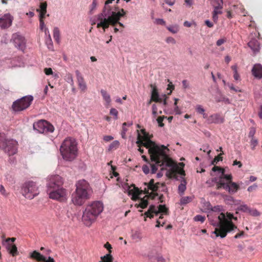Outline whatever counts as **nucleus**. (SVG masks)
<instances>
[{"label": "nucleus", "mask_w": 262, "mask_h": 262, "mask_svg": "<svg viewBox=\"0 0 262 262\" xmlns=\"http://www.w3.org/2000/svg\"><path fill=\"white\" fill-rule=\"evenodd\" d=\"M138 136L136 144L138 146L143 145L148 149V153L150 155V159L157 163H160L167 161L169 165L172 163V160L170 159L166 153L165 150H168L164 145L159 146L155 142L152 141L150 139L151 136L149 133H146L144 135H141L139 130H137Z\"/></svg>", "instance_id": "f257e3e1"}, {"label": "nucleus", "mask_w": 262, "mask_h": 262, "mask_svg": "<svg viewBox=\"0 0 262 262\" xmlns=\"http://www.w3.org/2000/svg\"><path fill=\"white\" fill-rule=\"evenodd\" d=\"M217 222L212 223L211 224L215 226L212 233L215 236L223 238L226 236L228 233H230L236 229L237 226L233 224L232 220L236 221L237 217H234L231 213L227 212L226 213L221 212L217 215Z\"/></svg>", "instance_id": "f03ea898"}, {"label": "nucleus", "mask_w": 262, "mask_h": 262, "mask_svg": "<svg viewBox=\"0 0 262 262\" xmlns=\"http://www.w3.org/2000/svg\"><path fill=\"white\" fill-rule=\"evenodd\" d=\"M103 210L101 202L95 201L88 205L83 212L82 221L87 227H90Z\"/></svg>", "instance_id": "7ed1b4c3"}, {"label": "nucleus", "mask_w": 262, "mask_h": 262, "mask_svg": "<svg viewBox=\"0 0 262 262\" xmlns=\"http://www.w3.org/2000/svg\"><path fill=\"white\" fill-rule=\"evenodd\" d=\"M76 190L72 195V201L77 206L83 205L89 199L91 189L89 183L85 180H80L76 183Z\"/></svg>", "instance_id": "20e7f679"}, {"label": "nucleus", "mask_w": 262, "mask_h": 262, "mask_svg": "<svg viewBox=\"0 0 262 262\" xmlns=\"http://www.w3.org/2000/svg\"><path fill=\"white\" fill-rule=\"evenodd\" d=\"M77 151V143L76 140L72 137L66 138L60 147V151L63 159L68 161H73L76 158Z\"/></svg>", "instance_id": "39448f33"}, {"label": "nucleus", "mask_w": 262, "mask_h": 262, "mask_svg": "<svg viewBox=\"0 0 262 262\" xmlns=\"http://www.w3.org/2000/svg\"><path fill=\"white\" fill-rule=\"evenodd\" d=\"M0 148L9 156L14 155L17 151V142L7 138L5 134L0 133Z\"/></svg>", "instance_id": "423d86ee"}, {"label": "nucleus", "mask_w": 262, "mask_h": 262, "mask_svg": "<svg viewBox=\"0 0 262 262\" xmlns=\"http://www.w3.org/2000/svg\"><path fill=\"white\" fill-rule=\"evenodd\" d=\"M23 195L27 199H32L39 194L38 187L33 181L25 182L21 188Z\"/></svg>", "instance_id": "0eeeda50"}, {"label": "nucleus", "mask_w": 262, "mask_h": 262, "mask_svg": "<svg viewBox=\"0 0 262 262\" xmlns=\"http://www.w3.org/2000/svg\"><path fill=\"white\" fill-rule=\"evenodd\" d=\"M33 97L32 96H25L15 101L12 105L13 110L15 112H20L27 108L31 105Z\"/></svg>", "instance_id": "6e6552de"}, {"label": "nucleus", "mask_w": 262, "mask_h": 262, "mask_svg": "<svg viewBox=\"0 0 262 262\" xmlns=\"http://www.w3.org/2000/svg\"><path fill=\"white\" fill-rule=\"evenodd\" d=\"M232 179L230 180L221 179L216 183V189H220L222 188L228 190L230 193H234L239 189V187L236 183L232 182Z\"/></svg>", "instance_id": "1a4fd4ad"}, {"label": "nucleus", "mask_w": 262, "mask_h": 262, "mask_svg": "<svg viewBox=\"0 0 262 262\" xmlns=\"http://www.w3.org/2000/svg\"><path fill=\"white\" fill-rule=\"evenodd\" d=\"M49 198L59 202H64L68 199L67 190L63 187L48 191Z\"/></svg>", "instance_id": "9d476101"}, {"label": "nucleus", "mask_w": 262, "mask_h": 262, "mask_svg": "<svg viewBox=\"0 0 262 262\" xmlns=\"http://www.w3.org/2000/svg\"><path fill=\"white\" fill-rule=\"evenodd\" d=\"M33 128L38 133H52L54 130V126L46 120H39L33 124Z\"/></svg>", "instance_id": "9b49d317"}, {"label": "nucleus", "mask_w": 262, "mask_h": 262, "mask_svg": "<svg viewBox=\"0 0 262 262\" xmlns=\"http://www.w3.org/2000/svg\"><path fill=\"white\" fill-rule=\"evenodd\" d=\"M158 209L155 205H150L148 210L145 212L144 215L146 217L150 219L154 217V214L157 215L160 213H163L165 214H168V209L165 206V205H160L158 207Z\"/></svg>", "instance_id": "f8f14e48"}, {"label": "nucleus", "mask_w": 262, "mask_h": 262, "mask_svg": "<svg viewBox=\"0 0 262 262\" xmlns=\"http://www.w3.org/2000/svg\"><path fill=\"white\" fill-rule=\"evenodd\" d=\"M63 184V179L60 176L58 175L52 176L49 178L48 181L47 191L61 187Z\"/></svg>", "instance_id": "ddd939ff"}, {"label": "nucleus", "mask_w": 262, "mask_h": 262, "mask_svg": "<svg viewBox=\"0 0 262 262\" xmlns=\"http://www.w3.org/2000/svg\"><path fill=\"white\" fill-rule=\"evenodd\" d=\"M171 166L172 167L168 171L167 176L170 178L177 179V174H179L182 176H185V172L183 167H180L177 165Z\"/></svg>", "instance_id": "4468645a"}, {"label": "nucleus", "mask_w": 262, "mask_h": 262, "mask_svg": "<svg viewBox=\"0 0 262 262\" xmlns=\"http://www.w3.org/2000/svg\"><path fill=\"white\" fill-rule=\"evenodd\" d=\"M13 43L15 46L23 51L25 48L26 41L25 38L17 33L14 34L12 36Z\"/></svg>", "instance_id": "2eb2a0df"}, {"label": "nucleus", "mask_w": 262, "mask_h": 262, "mask_svg": "<svg viewBox=\"0 0 262 262\" xmlns=\"http://www.w3.org/2000/svg\"><path fill=\"white\" fill-rule=\"evenodd\" d=\"M13 17L10 14H5L0 17V27L2 29H6L10 27Z\"/></svg>", "instance_id": "dca6fc26"}, {"label": "nucleus", "mask_w": 262, "mask_h": 262, "mask_svg": "<svg viewBox=\"0 0 262 262\" xmlns=\"http://www.w3.org/2000/svg\"><path fill=\"white\" fill-rule=\"evenodd\" d=\"M75 74L79 88L82 91L84 92L86 90V85L82 75L78 70L75 71Z\"/></svg>", "instance_id": "f3484780"}, {"label": "nucleus", "mask_w": 262, "mask_h": 262, "mask_svg": "<svg viewBox=\"0 0 262 262\" xmlns=\"http://www.w3.org/2000/svg\"><path fill=\"white\" fill-rule=\"evenodd\" d=\"M224 118L219 114H214L209 117L208 121L210 123L221 124L224 122Z\"/></svg>", "instance_id": "a211bd4d"}, {"label": "nucleus", "mask_w": 262, "mask_h": 262, "mask_svg": "<svg viewBox=\"0 0 262 262\" xmlns=\"http://www.w3.org/2000/svg\"><path fill=\"white\" fill-rule=\"evenodd\" d=\"M212 170L213 171H218L221 173V175L220 176L219 180H221V179H226V180H230L232 178V176L231 174H225V169H224L223 168L220 167L219 166H214L212 168Z\"/></svg>", "instance_id": "6ab92c4d"}, {"label": "nucleus", "mask_w": 262, "mask_h": 262, "mask_svg": "<svg viewBox=\"0 0 262 262\" xmlns=\"http://www.w3.org/2000/svg\"><path fill=\"white\" fill-rule=\"evenodd\" d=\"M150 86L152 89L151 95V100H153L154 102L157 103H162V98L159 97L157 86L152 84H151Z\"/></svg>", "instance_id": "aec40b11"}, {"label": "nucleus", "mask_w": 262, "mask_h": 262, "mask_svg": "<svg viewBox=\"0 0 262 262\" xmlns=\"http://www.w3.org/2000/svg\"><path fill=\"white\" fill-rule=\"evenodd\" d=\"M253 75L258 78H262V66L260 64H255L252 70Z\"/></svg>", "instance_id": "412c9836"}, {"label": "nucleus", "mask_w": 262, "mask_h": 262, "mask_svg": "<svg viewBox=\"0 0 262 262\" xmlns=\"http://www.w3.org/2000/svg\"><path fill=\"white\" fill-rule=\"evenodd\" d=\"M248 45L254 53L259 52L260 49V44L256 39H253L251 40L248 42Z\"/></svg>", "instance_id": "4be33fe9"}, {"label": "nucleus", "mask_w": 262, "mask_h": 262, "mask_svg": "<svg viewBox=\"0 0 262 262\" xmlns=\"http://www.w3.org/2000/svg\"><path fill=\"white\" fill-rule=\"evenodd\" d=\"M30 258L34 259L38 261L44 262L46 257L37 251H34L30 255Z\"/></svg>", "instance_id": "5701e85b"}, {"label": "nucleus", "mask_w": 262, "mask_h": 262, "mask_svg": "<svg viewBox=\"0 0 262 262\" xmlns=\"http://www.w3.org/2000/svg\"><path fill=\"white\" fill-rule=\"evenodd\" d=\"M7 249L9 251V253L13 256H15L18 254L17 248L14 244H8Z\"/></svg>", "instance_id": "b1692460"}, {"label": "nucleus", "mask_w": 262, "mask_h": 262, "mask_svg": "<svg viewBox=\"0 0 262 262\" xmlns=\"http://www.w3.org/2000/svg\"><path fill=\"white\" fill-rule=\"evenodd\" d=\"M144 184L147 186L148 189H150L152 191L156 192L158 189L159 183H157L155 184L154 180L152 179L150 180L148 184L145 183Z\"/></svg>", "instance_id": "393cba45"}, {"label": "nucleus", "mask_w": 262, "mask_h": 262, "mask_svg": "<svg viewBox=\"0 0 262 262\" xmlns=\"http://www.w3.org/2000/svg\"><path fill=\"white\" fill-rule=\"evenodd\" d=\"M151 161L152 162H153L151 160ZM154 162H155V164H150V167H151V173H155L158 169V166L157 165V164L158 165H163L164 164H166V165H167L168 166H172V165L173 164V161H172V163L170 165H169L167 163V161H164L163 162H162L161 161V162L160 163H157L155 161H154Z\"/></svg>", "instance_id": "a878e982"}, {"label": "nucleus", "mask_w": 262, "mask_h": 262, "mask_svg": "<svg viewBox=\"0 0 262 262\" xmlns=\"http://www.w3.org/2000/svg\"><path fill=\"white\" fill-rule=\"evenodd\" d=\"M147 196H144L143 199H141L139 201V203L138 204H136L135 206L136 208H141L142 209H144L147 207L148 202L147 199H145Z\"/></svg>", "instance_id": "bb28decb"}, {"label": "nucleus", "mask_w": 262, "mask_h": 262, "mask_svg": "<svg viewBox=\"0 0 262 262\" xmlns=\"http://www.w3.org/2000/svg\"><path fill=\"white\" fill-rule=\"evenodd\" d=\"M47 3L46 2L41 3L39 6V9H37V11H39V16H45L47 12Z\"/></svg>", "instance_id": "cd10ccee"}, {"label": "nucleus", "mask_w": 262, "mask_h": 262, "mask_svg": "<svg viewBox=\"0 0 262 262\" xmlns=\"http://www.w3.org/2000/svg\"><path fill=\"white\" fill-rule=\"evenodd\" d=\"M100 92L103 97V99L106 102V107H107L111 102L110 95L107 93L106 91L104 90H101Z\"/></svg>", "instance_id": "c85d7f7f"}, {"label": "nucleus", "mask_w": 262, "mask_h": 262, "mask_svg": "<svg viewBox=\"0 0 262 262\" xmlns=\"http://www.w3.org/2000/svg\"><path fill=\"white\" fill-rule=\"evenodd\" d=\"M101 259L99 262H113L114 258L111 253H108L101 257Z\"/></svg>", "instance_id": "c756f323"}, {"label": "nucleus", "mask_w": 262, "mask_h": 262, "mask_svg": "<svg viewBox=\"0 0 262 262\" xmlns=\"http://www.w3.org/2000/svg\"><path fill=\"white\" fill-rule=\"evenodd\" d=\"M53 37L55 40L59 43L60 41V31L58 28L55 27L53 30Z\"/></svg>", "instance_id": "7c9ffc66"}, {"label": "nucleus", "mask_w": 262, "mask_h": 262, "mask_svg": "<svg viewBox=\"0 0 262 262\" xmlns=\"http://www.w3.org/2000/svg\"><path fill=\"white\" fill-rule=\"evenodd\" d=\"M193 199V196H184L181 199L180 203L182 205H185L191 202Z\"/></svg>", "instance_id": "2f4dec72"}, {"label": "nucleus", "mask_w": 262, "mask_h": 262, "mask_svg": "<svg viewBox=\"0 0 262 262\" xmlns=\"http://www.w3.org/2000/svg\"><path fill=\"white\" fill-rule=\"evenodd\" d=\"M210 1V4L213 7H220V6H223V0H209Z\"/></svg>", "instance_id": "473e14b6"}, {"label": "nucleus", "mask_w": 262, "mask_h": 262, "mask_svg": "<svg viewBox=\"0 0 262 262\" xmlns=\"http://www.w3.org/2000/svg\"><path fill=\"white\" fill-rule=\"evenodd\" d=\"M65 79L67 81V82H68L69 83L71 84V86H74V82L73 78V76L71 74H67Z\"/></svg>", "instance_id": "72a5a7b5"}, {"label": "nucleus", "mask_w": 262, "mask_h": 262, "mask_svg": "<svg viewBox=\"0 0 262 262\" xmlns=\"http://www.w3.org/2000/svg\"><path fill=\"white\" fill-rule=\"evenodd\" d=\"M132 237L133 239L136 241H140L142 239V235L140 232L135 231L132 235Z\"/></svg>", "instance_id": "f704fd0d"}, {"label": "nucleus", "mask_w": 262, "mask_h": 262, "mask_svg": "<svg viewBox=\"0 0 262 262\" xmlns=\"http://www.w3.org/2000/svg\"><path fill=\"white\" fill-rule=\"evenodd\" d=\"M183 182L184 184L182 183L179 185L178 187L179 192L181 194H183L186 189L185 180H183Z\"/></svg>", "instance_id": "c9c22d12"}, {"label": "nucleus", "mask_w": 262, "mask_h": 262, "mask_svg": "<svg viewBox=\"0 0 262 262\" xmlns=\"http://www.w3.org/2000/svg\"><path fill=\"white\" fill-rule=\"evenodd\" d=\"M250 208L247 205H241L238 207V210L244 212H249Z\"/></svg>", "instance_id": "e433bc0d"}, {"label": "nucleus", "mask_w": 262, "mask_h": 262, "mask_svg": "<svg viewBox=\"0 0 262 262\" xmlns=\"http://www.w3.org/2000/svg\"><path fill=\"white\" fill-rule=\"evenodd\" d=\"M119 145V141L116 140L113 141L109 146V150H113L117 149Z\"/></svg>", "instance_id": "4c0bfd02"}, {"label": "nucleus", "mask_w": 262, "mask_h": 262, "mask_svg": "<svg viewBox=\"0 0 262 262\" xmlns=\"http://www.w3.org/2000/svg\"><path fill=\"white\" fill-rule=\"evenodd\" d=\"M251 215L253 216H259L260 213L256 209L251 208L248 212Z\"/></svg>", "instance_id": "58836bf2"}, {"label": "nucleus", "mask_w": 262, "mask_h": 262, "mask_svg": "<svg viewBox=\"0 0 262 262\" xmlns=\"http://www.w3.org/2000/svg\"><path fill=\"white\" fill-rule=\"evenodd\" d=\"M214 10L213 11V14L215 15L221 14L222 13V9H223V6H220V7H213Z\"/></svg>", "instance_id": "ea45409f"}, {"label": "nucleus", "mask_w": 262, "mask_h": 262, "mask_svg": "<svg viewBox=\"0 0 262 262\" xmlns=\"http://www.w3.org/2000/svg\"><path fill=\"white\" fill-rule=\"evenodd\" d=\"M46 43L48 46V48L49 49L53 50V45L50 34L49 35V38L46 40Z\"/></svg>", "instance_id": "a19ab883"}, {"label": "nucleus", "mask_w": 262, "mask_h": 262, "mask_svg": "<svg viewBox=\"0 0 262 262\" xmlns=\"http://www.w3.org/2000/svg\"><path fill=\"white\" fill-rule=\"evenodd\" d=\"M166 118V117H165L164 116H159L158 117V118L157 119V121L160 127H163L164 126V124L163 123V121L164 119Z\"/></svg>", "instance_id": "79ce46f5"}, {"label": "nucleus", "mask_w": 262, "mask_h": 262, "mask_svg": "<svg viewBox=\"0 0 262 262\" xmlns=\"http://www.w3.org/2000/svg\"><path fill=\"white\" fill-rule=\"evenodd\" d=\"M195 221H200L201 223H203L205 220V216L201 215H197L194 217Z\"/></svg>", "instance_id": "37998d69"}, {"label": "nucleus", "mask_w": 262, "mask_h": 262, "mask_svg": "<svg viewBox=\"0 0 262 262\" xmlns=\"http://www.w3.org/2000/svg\"><path fill=\"white\" fill-rule=\"evenodd\" d=\"M167 29L170 31L171 32V33H173V34H175V33H177L178 31H179V29H178V27L177 26H170V27H167Z\"/></svg>", "instance_id": "c03bdc74"}, {"label": "nucleus", "mask_w": 262, "mask_h": 262, "mask_svg": "<svg viewBox=\"0 0 262 262\" xmlns=\"http://www.w3.org/2000/svg\"><path fill=\"white\" fill-rule=\"evenodd\" d=\"M110 113L111 115L114 116L115 119L118 118V112L116 108H111Z\"/></svg>", "instance_id": "a18cd8bd"}, {"label": "nucleus", "mask_w": 262, "mask_h": 262, "mask_svg": "<svg viewBox=\"0 0 262 262\" xmlns=\"http://www.w3.org/2000/svg\"><path fill=\"white\" fill-rule=\"evenodd\" d=\"M250 144H251V148L252 149H254L255 147L257 144V139H256L254 138H251V141H250Z\"/></svg>", "instance_id": "49530a36"}, {"label": "nucleus", "mask_w": 262, "mask_h": 262, "mask_svg": "<svg viewBox=\"0 0 262 262\" xmlns=\"http://www.w3.org/2000/svg\"><path fill=\"white\" fill-rule=\"evenodd\" d=\"M166 41L168 43H172L173 45H174L176 43V41L175 39L172 37H168L166 39Z\"/></svg>", "instance_id": "de8ad7c7"}, {"label": "nucleus", "mask_w": 262, "mask_h": 262, "mask_svg": "<svg viewBox=\"0 0 262 262\" xmlns=\"http://www.w3.org/2000/svg\"><path fill=\"white\" fill-rule=\"evenodd\" d=\"M45 16H39V23H40V28L41 30L45 28V23L43 21V19Z\"/></svg>", "instance_id": "09e8293b"}, {"label": "nucleus", "mask_w": 262, "mask_h": 262, "mask_svg": "<svg viewBox=\"0 0 262 262\" xmlns=\"http://www.w3.org/2000/svg\"><path fill=\"white\" fill-rule=\"evenodd\" d=\"M196 110L198 113L201 114H204V112H205L204 109L200 105H198L196 106Z\"/></svg>", "instance_id": "8fccbe9b"}, {"label": "nucleus", "mask_w": 262, "mask_h": 262, "mask_svg": "<svg viewBox=\"0 0 262 262\" xmlns=\"http://www.w3.org/2000/svg\"><path fill=\"white\" fill-rule=\"evenodd\" d=\"M222 160V157L220 156V155L217 156V157H215L214 160L212 162V164H216L218 162Z\"/></svg>", "instance_id": "3c124183"}, {"label": "nucleus", "mask_w": 262, "mask_h": 262, "mask_svg": "<svg viewBox=\"0 0 262 262\" xmlns=\"http://www.w3.org/2000/svg\"><path fill=\"white\" fill-rule=\"evenodd\" d=\"M183 89H186L189 87V84L187 80H183L182 82Z\"/></svg>", "instance_id": "603ef678"}, {"label": "nucleus", "mask_w": 262, "mask_h": 262, "mask_svg": "<svg viewBox=\"0 0 262 262\" xmlns=\"http://www.w3.org/2000/svg\"><path fill=\"white\" fill-rule=\"evenodd\" d=\"M155 23L158 25H165V21L163 19H161V18L156 19L155 20Z\"/></svg>", "instance_id": "864d4df0"}, {"label": "nucleus", "mask_w": 262, "mask_h": 262, "mask_svg": "<svg viewBox=\"0 0 262 262\" xmlns=\"http://www.w3.org/2000/svg\"><path fill=\"white\" fill-rule=\"evenodd\" d=\"M44 72L47 75H52L53 74L52 69L50 68H45L44 69Z\"/></svg>", "instance_id": "5fc2aeb1"}, {"label": "nucleus", "mask_w": 262, "mask_h": 262, "mask_svg": "<svg viewBox=\"0 0 262 262\" xmlns=\"http://www.w3.org/2000/svg\"><path fill=\"white\" fill-rule=\"evenodd\" d=\"M0 192L2 195H3L4 196L7 195L6 190H5L4 187L3 186V185H1L0 186Z\"/></svg>", "instance_id": "6e6d98bb"}, {"label": "nucleus", "mask_w": 262, "mask_h": 262, "mask_svg": "<svg viewBox=\"0 0 262 262\" xmlns=\"http://www.w3.org/2000/svg\"><path fill=\"white\" fill-rule=\"evenodd\" d=\"M104 247L108 250L109 253H111L112 252L111 249L112 247L111 245L108 242H106L105 244Z\"/></svg>", "instance_id": "4d7b16f0"}, {"label": "nucleus", "mask_w": 262, "mask_h": 262, "mask_svg": "<svg viewBox=\"0 0 262 262\" xmlns=\"http://www.w3.org/2000/svg\"><path fill=\"white\" fill-rule=\"evenodd\" d=\"M156 260L157 262H165V259L160 255L157 256Z\"/></svg>", "instance_id": "13d9d810"}, {"label": "nucleus", "mask_w": 262, "mask_h": 262, "mask_svg": "<svg viewBox=\"0 0 262 262\" xmlns=\"http://www.w3.org/2000/svg\"><path fill=\"white\" fill-rule=\"evenodd\" d=\"M226 42V39H224V38H221V39H219L217 41H216V45L217 46H221L222 44H223L224 43H225Z\"/></svg>", "instance_id": "bf43d9fd"}, {"label": "nucleus", "mask_w": 262, "mask_h": 262, "mask_svg": "<svg viewBox=\"0 0 262 262\" xmlns=\"http://www.w3.org/2000/svg\"><path fill=\"white\" fill-rule=\"evenodd\" d=\"M213 212H219L221 211V207L220 206H214L211 209Z\"/></svg>", "instance_id": "052dcab7"}, {"label": "nucleus", "mask_w": 262, "mask_h": 262, "mask_svg": "<svg viewBox=\"0 0 262 262\" xmlns=\"http://www.w3.org/2000/svg\"><path fill=\"white\" fill-rule=\"evenodd\" d=\"M142 170L145 174H148L149 172V167L147 165H144L142 167Z\"/></svg>", "instance_id": "680f3d73"}, {"label": "nucleus", "mask_w": 262, "mask_h": 262, "mask_svg": "<svg viewBox=\"0 0 262 262\" xmlns=\"http://www.w3.org/2000/svg\"><path fill=\"white\" fill-rule=\"evenodd\" d=\"M113 139V137L111 136H105L103 137V140L106 142H108Z\"/></svg>", "instance_id": "e2e57ef3"}, {"label": "nucleus", "mask_w": 262, "mask_h": 262, "mask_svg": "<svg viewBox=\"0 0 262 262\" xmlns=\"http://www.w3.org/2000/svg\"><path fill=\"white\" fill-rule=\"evenodd\" d=\"M174 85H173V84H172V83H169V84L168 85V88H167V89H168V90H170V91L169 93H168V94H170L171 93V92H172V91L173 90H174Z\"/></svg>", "instance_id": "0e129e2a"}, {"label": "nucleus", "mask_w": 262, "mask_h": 262, "mask_svg": "<svg viewBox=\"0 0 262 262\" xmlns=\"http://www.w3.org/2000/svg\"><path fill=\"white\" fill-rule=\"evenodd\" d=\"M156 227H159L160 226H163L165 224V222H162L161 223V221L159 220H158L156 222Z\"/></svg>", "instance_id": "69168bd1"}, {"label": "nucleus", "mask_w": 262, "mask_h": 262, "mask_svg": "<svg viewBox=\"0 0 262 262\" xmlns=\"http://www.w3.org/2000/svg\"><path fill=\"white\" fill-rule=\"evenodd\" d=\"M233 77L234 79L236 80H239L240 76L238 74L237 71H235V72H234Z\"/></svg>", "instance_id": "338daca9"}, {"label": "nucleus", "mask_w": 262, "mask_h": 262, "mask_svg": "<svg viewBox=\"0 0 262 262\" xmlns=\"http://www.w3.org/2000/svg\"><path fill=\"white\" fill-rule=\"evenodd\" d=\"M229 87L230 89L234 92H240L241 91L236 89L234 88L233 85V84H229Z\"/></svg>", "instance_id": "774afa93"}]
</instances>
